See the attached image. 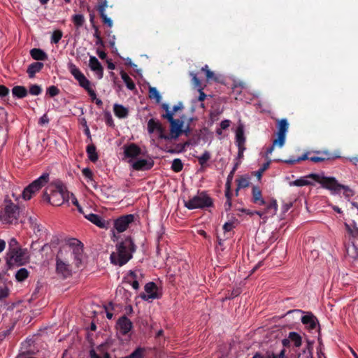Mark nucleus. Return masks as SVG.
<instances>
[{
	"instance_id": "41",
	"label": "nucleus",
	"mask_w": 358,
	"mask_h": 358,
	"mask_svg": "<svg viewBox=\"0 0 358 358\" xmlns=\"http://www.w3.org/2000/svg\"><path fill=\"white\" fill-rule=\"evenodd\" d=\"M201 71L205 73L207 80L217 81V78L215 76V73L208 69V65L203 66Z\"/></svg>"
},
{
	"instance_id": "9",
	"label": "nucleus",
	"mask_w": 358,
	"mask_h": 358,
	"mask_svg": "<svg viewBox=\"0 0 358 358\" xmlns=\"http://www.w3.org/2000/svg\"><path fill=\"white\" fill-rule=\"evenodd\" d=\"M66 247L72 250L76 266H79L83 259V244L76 238H70L67 241Z\"/></svg>"
},
{
	"instance_id": "8",
	"label": "nucleus",
	"mask_w": 358,
	"mask_h": 358,
	"mask_svg": "<svg viewBox=\"0 0 358 358\" xmlns=\"http://www.w3.org/2000/svg\"><path fill=\"white\" fill-rule=\"evenodd\" d=\"M69 199V192L66 187L61 182L55 183V189H52L51 204L59 206L64 202H68Z\"/></svg>"
},
{
	"instance_id": "24",
	"label": "nucleus",
	"mask_w": 358,
	"mask_h": 358,
	"mask_svg": "<svg viewBox=\"0 0 358 358\" xmlns=\"http://www.w3.org/2000/svg\"><path fill=\"white\" fill-rule=\"evenodd\" d=\"M31 57L37 61H44L48 59L47 54L40 48H33L30 50Z\"/></svg>"
},
{
	"instance_id": "7",
	"label": "nucleus",
	"mask_w": 358,
	"mask_h": 358,
	"mask_svg": "<svg viewBox=\"0 0 358 358\" xmlns=\"http://www.w3.org/2000/svg\"><path fill=\"white\" fill-rule=\"evenodd\" d=\"M49 180V173H44L38 178L34 180L22 192V196L24 200H29L33 195L45 185Z\"/></svg>"
},
{
	"instance_id": "4",
	"label": "nucleus",
	"mask_w": 358,
	"mask_h": 358,
	"mask_svg": "<svg viewBox=\"0 0 358 358\" xmlns=\"http://www.w3.org/2000/svg\"><path fill=\"white\" fill-rule=\"evenodd\" d=\"M213 205V199L204 191L198 192L196 195L194 196L188 201H184V206L189 210L196 208L203 209L211 207Z\"/></svg>"
},
{
	"instance_id": "61",
	"label": "nucleus",
	"mask_w": 358,
	"mask_h": 358,
	"mask_svg": "<svg viewBox=\"0 0 358 358\" xmlns=\"http://www.w3.org/2000/svg\"><path fill=\"white\" fill-rule=\"evenodd\" d=\"M43 199L44 201H48V203H50L51 204V201H52V189H50V194H48L47 190L43 192Z\"/></svg>"
},
{
	"instance_id": "44",
	"label": "nucleus",
	"mask_w": 358,
	"mask_h": 358,
	"mask_svg": "<svg viewBox=\"0 0 358 358\" xmlns=\"http://www.w3.org/2000/svg\"><path fill=\"white\" fill-rule=\"evenodd\" d=\"M183 169V164L182 161L180 159H173L171 165V169L176 172L178 173L181 171Z\"/></svg>"
},
{
	"instance_id": "6",
	"label": "nucleus",
	"mask_w": 358,
	"mask_h": 358,
	"mask_svg": "<svg viewBox=\"0 0 358 358\" xmlns=\"http://www.w3.org/2000/svg\"><path fill=\"white\" fill-rule=\"evenodd\" d=\"M19 207L10 200H4V207L0 212V220L3 223L12 224L19 217Z\"/></svg>"
},
{
	"instance_id": "12",
	"label": "nucleus",
	"mask_w": 358,
	"mask_h": 358,
	"mask_svg": "<svg viewBox=\"0 0 358 358\" xmlns=\"http://www.w3.org/2000/svg\"><path fill=\"white\" fill-rule=\"evenodd\" d=\"M145 293L141 294V298L145 301L155 299L159 298L157 293V286L153 282H150L145 285Z\"/></svg>"
},
{
	"instance_id": "3",
	"label": "nucleus",
	"mask_w": 358,
	"mask_h": 358,
	"mask_svg": "<svg viewBox=\"0 0 358 358\" xmlns=\"http://www.w3.org/2000/svg\"><path fill=\"white\" fill-rule=\"evenodd\" d=\"M29 261V255L27 248H16L8 251L6 254V266L7 269H10L13 266H20L26 264Z\"/></svg>"
},
{
	"instance_id": "10",
	"label": "nucleus",
	"mask_w": 358,
	"mask_h": 358,
	"mask_svg": "<svg viewBox=\"0 0 358 358\" xmlns=\"http://www.w3.org/2000/svg\"><path fill=\"white\" fill-rule=\"evenodd\" d=\"M62 250L60 249L56 257V271L58 274H61L64 278H67L71 275V266L69 262L62 259Z\"/></svg>"
},
{
	"instance_id": "16",
	"label": "nucleus",
	"mask_w": 358,
	"mask_h": 358,
	"mask_svg": "<svg viewBox=\"0 0 358 358\" xmlns=\"http://www.w3.org/2000/svg\"><path fill=\"white\" fill-rule=\"evenodd\" d=\"M154 166V161L152 159H138L132 164V168L136 171H148Z\"/></svg>"
},
{
	"instance_id": "28",
	"label": "nucleus",
	"mask_w": 358,
	"mask_h": 358,
	"mask_svg": "<svg viewBox=\"0 0 358 358\" xmlns=\"http://www.w3.org/2000/svg\"><path fill=\"white\" fill-rule=\"evenodd\" d=\"M86 152L88 156L89 159L92 162H96L99 156L96 152V146L94 144H90L87 146Z\"/></svg>"
},
{
	"instance_id": "53",
	"label": "nucleus",
	"mask_w": 358,
	"mask_h": 358,
	"mask_svg": "<svg viewBox=\"0 0 358 358\" xmlns=\"http://www.w3.org/2000/svg\"><path fill=\"white\" fill-rule=\"evenodd\" d=\"M19 243L15 238H12L8 242V250L10 251L13 249L20 248Z\"/></svg>"
},
{
	"instance_id": "37",
	"label": "nucleus",
	"mask_w": 358,
	"mask_h": 358,
	"mask_svg": "<svg viewBox=\"0 0 358 358\" xmlns=\"http://www.w3.org/2000/svg\"><path fill=\"white\" fill-rule=\"evenodd\" d=\"M235 227L234 222H227L224 223L222 227L224 230L225 238H229L231 236V231Z\"/></svg>"
},
{
	"instance_id": "18",
	"label": "nucleus",
	"mask_w": 358,
	"mask_h": 358,
	"mask_svg": "<svg viewBox=\"0 0 358 358\" xmlns=\"http://www.w3.org/2000/svg\"><path fill=\"white\" fill-rule=\"evenodd\" d=\"M124 154L127 158H136L141 154V149L138 145L132 143L124 147Z\"/></svg>"
},
{
	"instance_id": "57",
	"label": "nucleus",
	"mask_w": 358,
	"mask_h": 358,
	"mask_svg": "<svg viewBox=\"0 0 358 358\" xmlns=\"http://www.w3.org/2000/svg\"><path fill=\"white\" fill-rule=\"evenodd\" d=\"M9 289L8 287H0V300H3L8 296L9 295Z\"/></svg>"
},
{
	"instance_id": "55",
	"label": "nucleus",
	"mask_w": 358,
	"mask_h": 358,
	"mask_svg": "<svg viewBox=\"0 0 358 358\" xmlns=\"http://www.w3.org/2000/svg\"><path fill=\"white\" fill-rule=\"evenodd\" d=\"M82 173L85 178L93 182V173L89 168L83 169Z\"/></svg>"
},
{
	"instance_id": "51",
	"label": "nucleus",
	"mask_w": 358,
	"mask_h": 358,
	"mask_svg": "<svg viewBox=\"0 0 358 358\" xmlns=\"http://www.w3.org/2000/svg\"><path fill=\"white\" fill-rule=\"evenodd\" d=\"M270 166V162L264 163L262 166L255 173L258 179H261L262 173L268 169Z\"/></svg>"
},
{
	"instance_id": "40",
	"label": "nucleus",
	"mask_w": 358,
	"mask_h": 358,
	"mask_svg": "<svg viewBox=\"0 0 358 358\" xmlns=\"http://www.w3.org/2000/svg\"><path fill=\"white\" fill-rule=\"evenodd\" d=\"M77 81L79 83L80 86L84 88L86 91L92 88L90 81L85 77L84 74L80 78H79Z\"/></svg>"
},
{
	"instance_id": "42",
	"label": "nucleus",
	"mask_w": 358,
	"mask_h": 358,
	"mask_svg": "<svg viewBox=\"0 0 358 358\" xmlns=\"http://www.w3.org/2000/svg\"><path fill=\"white\" fill-rule=\"evenodd\" d=\"M285 350L282 349L279 354L275 355L272 354L271 355H269L268 357H265L262 354L257 352L254 355L252 358H285Z\"/></svg>"
},
{
	"instance_id": "15",
	"label": "nucleus",
	"mask_w": 358,
	"mask_h": 358,
	"mask_svg": "<svg viewBox=\"0 0 358 358\" xmlns=\"http://www.w3.org/2000/svg\"><path fill=\"white\" fill-rule=\"evenodd\" d=\"M171 138H177L182 133L183 121L178 119H173L170 121Z\"/></svg>"
},
{
	"instance_id": "43",
	"label": "nucleus",
	"mask_w": 358,
	"mask_h": 358,
	"mask_svg": "<svg viewBox=\"0 0 358 358\" xmlns=\"http://www.w3.org/2000/svg\"><path fill=\"white\" fill-rule=\"evenodd\" d=\"M199 164L205 166L207 162L210 159V154L208 151H205L201 156L197 157Z\"/></svg>"
},
{
	"instance_id": "22",
	"label": "nucleus",
	"mask_w": 358,
	"mask_h": 358,
	"mask_svg": "<svg viewBox=\"0 0 358 358\" xmlns=\"http://www.w3.org/2000/svg\"><path fill=\"white\" fill-rule=\"evenodd\" d=\"M84 214L85 218L100 228L106 227V222L99 215L94 213Z\"/></svg>"
},
{
	"instance_id": "14",
	"label": "nucleus",
	"mask_w": 358,
	"mask_h": 358,
	"mask_svg": "<svg viewBox=\"0 0 358 358\" xmlns=\"http://www.w3.org/2000/svg\"><path fill=\"white\" fill-rule=\"evenodd\" d=\"M116 328L122 335H127L133 328V323L125 315L121 316L117 321Z\"/></svg>"
},
{
	"instance_id": "29",
	"label": "nucleus",
	"mask_w": 358,
	"mask_h": 358,
	"mask_svg": "<svg viewBox=\"0 0 358 358\" xmlns=\"http://www.w3.org/2000/svg\"><path fill=\"white\" fill-rule=\"evenodd\" d=\"M309 175H308L306 177L300 178L299 179H296L294 181H292L289 182L290 186H297V187H303V186H308V185H313V182L308 180V178H310L308 177ZM313 179L312 178H310Z\"/></svg>"
},
{
	"instance_id": "25",
	"label": "nucleus",
	"mask_w": 358,
	"mask_h": 358,
	"mask_svg": "<svg viewBox=\"0 0 358 358\" xmlns=\"http://www.w3.org/2000/svg\"><path fill=\"white\" fill-rule=\"evenodd\" d=\"M12 94L13 96L17 99H23L27 96L28 91L24 86L16 85L12 89Z\"/></svg>"
},
{
	"instance_id": "58",
	"label": "nucleus",
	"mask_w": 358,
	"mask_h": 358,
	"mask_svg": "<svg viewBox=\"0 0 358 358\" xmlns=\"http://www.w3.org/2000/svg\"><path fill=\"white\" fill-rule=\"evenodd\" d=\"M106 123L107 125L112 127L114 125L113 120L112 116L109 112H106L105 113Z\"/></svg>"
},
{
	"instance_id": "54",
	"label": "nucleus",
	"mask_w": 358,
	"mask_h": 358,
	"mask_svg": "<svg viewBox=\"0 0 358 358\" xmlns=\"http://www.w3.org/2000/svg\"><path fill=\"white\" fill-rule=\"evenodd\" d=\"M90 358H110V355L108 352H105L103 354V356L101 357L99 355H98L94 350H91L90 351Z\"/></svg>"
},
{
	"instance_id": "59",
	"label": "nucleus",
	"mask_w": 358,
	"mask_h": 358,
	"mask_svg": "<svg viewBox=\"0 0 358 358\" xmlns=\"http://www.w3.org/2000/svg\"><path fill=\"white\" fill-rule=\"evenodd\" d=\"M173 115H174V113L173 112V110H169L166 111L165 114H163L162 115V117L164 119H166L169 122H170L174 119Z\"/></svg>"
},
{
	"instance_id": "48",
	"label": "nucleus",
	"mask_w": 358,
	"mask_h": 358,
	"mask_svg": "<svg viewBox=\"0 0 358 358\" xmlns=\"http://www.w3.org/2000/svg\"><path fill=\"white\" fill-rule=\"evenodd\" d=\"M29 92L31 95L37 96V95H39L40 94H41L42 88L41 86H39L36 84L31 85L29 87Z\"/></svg>"
},
{
	"instance_id": "5",
	"label": "nucleus",
	"mask_w": 358,
	"mask_h": 358,
	"mask_svg": "<svg viewBox=\"0 0 358 358\" xmlns=\"http://www.w3.org/2000/svg\"><path fill=\"white\" fill-rule=\"evenodd\" d=\"M277 138H275L272 145L267 148L266 154L269 155L273 152L275 147L281 148L285 143L286 134L289 129V123L286 119H281L277 123Z\"/></svg>"
},
{
	"instance_id": "34",
	"label": "nucleus",
	"mask_w": 358,
	"mask_h": 358,
	"mask_svg": "<svg viewBox=\"0 0 358 358\" xmlns=\"http://www.w3.org/2000/svg\"><path fill=\"white\" fill-rule=\"evenodd\" d=\"M29 272L25 268H20L15 273V278L17 282H22L29 276Z\"/></svg>"
},
{
	"instance_id": "19",
	"label": "nucleus",
	"mask_w": 358,
	"mask_h": 358,
	"mask_svg": "<svg viewBox=\"0 0 358 358\" xmlns=\"http://www.w3.org/2000/svg\"><path fill=\"white\" fill-rule=\"evenodd\" d=\"M89 66L92 71L96 73L99 79L103 78V68L96 57L91 56L90 57Z\"/></svg>"
},
{
	"instance_id": "2",
	"label": "nucleus",
	"mask_w": 358,
	"mask_h": 358,
	"mask_svg": "<svg viewBox=\"0 0 358 358\" xmlns=\"http://www.w3.org/2000/svg\"><path fill=\"white\" fill-rule=\"evenodd\" d=\"M315 181L321 184L322 187L329 189L334 193H339L343 190V194L346 198H350L354 195V192L348 186L341 185L334 177L321 176L317 173H310L308 176Z\"/></svg>"
},
{
	"instance_id": "64",
	"label": "nucleus",
	"mask_w": 358,
	"mask_h": 358,
	"mask_svg": "<svg viewBox=\"0 0 358 358\" xmlns=\"http://www.w3.org/2000/svg\"><path fill=\"white\" fill-rule=\"evenodd\" d=\"M87 92L92 101H95L96 99V92L92 88H90Z\"/></svg>"
},
{
	"instance_id": "11",
	"label": "nucleus",
	"mask_w": 358,
	"mask_h": 358,
	"mask_svg": "<svg viewBox=\"0 0 358 358\" xmlns=\"http://www.w3.org/2000/svg\"><path fill=\"white\" fill-rule=\"evenodd\" d=\"M134 221V215L128 214L120 216L114 221V228L117 233H122L127 230L129 224Z\"/></svg>"
},
{
	"instance_id": "47",
	"label": "nucleus",
	"mask_w": 358,
	"mask_h": 358,
	"mask_svg": "<svg viewBox=\"0 0 358 358\" xmlns=\"http://www.w3.org/2000/svg\"><path fill=\"white\" fill-rule=\"evenodd\" d=\"M313 343L310 341H307V346L303 350V353L305 355L306 358H313Z\"/></svg>"
},
{
	"instance_id": "45",
	"label": "nucleus",
	"mask_w": 358,
	"mask_h": 358,
	"mask_svg": "<svg viewBox=\"0 0 358 358\" xmlns=\"http://www.w3.org/2000/svg\"><path fill=\"white\" fill-rule=\"evenodd\" d=\"M237 189L236 193L238 192V190L241 188H245L249 186L250 181L248 178L245 177H241L239 179H237Z\"/></svg>"
},
{
	"instance_id": "60",
	"label": "nucleus",
	"mask_w": 358,
	"mask_h": 358,
	"mask_svg": "<svg viewBox=\"0 0 358 358\" xmlns=\"http://www.w3.org/2000/svg\"><path fill=\"white\" fill-rule=\"evenodd\" d=\"M8 94L9 89L4 85H0V96L3 97L7 96Z\"/></svg>"
},
{
	"instance_id": "17",
	"label": "nucleus",
	"mask_w": 358,
	"mask_h": 358,
	"mask_svg": "<svg viewBox=\"0 0 358 358\" xmlns=\"http://www.w3.org/2000/svg\"><path fill=\"white\" fill-rule=\"evenodd\" d=\"M301 320L309 331L315 329L317 326L319 325L317 317L311 313H308L307 315L301 316Z\"/></svg>"
},
{
	"instance_id": "21",
	"label": "nucleus",
	"mask_w": 358,
	"mask_h": 358,
	"mask_svg": "<svg viewBox=\"0 0 358 358\" xmlns=\"http://www.w3.org/2000/svg\"><path fill=\"white\" fill-rule=\"evenodd\" d=\"M252 201L257 205H266V201L262 197L261 189L257 187L253 186L252 189Z\"/></svg>"
},
{
	"instance_id": "23",
	"label": "nucleus",
	"mask_w": 358,
	"mask_h": 358,
	"mask_svg": "<svg viewBox=\"0 0 358 358\" xmlns=\"http://www.w3.org/2000/svg\"><path fill=\"white\" fill-rule=\"evenodd\" d=\"M44 64L42 62H36L31 63L27 68V73L30 78H33L36 73H38L43 68Z\"/></svg>"
},
{
	"instance_id": "46",
	"label": "nucleus",
	"mask_w": 358,
	"mask_h": 358,
	"mask_svg": "<svg viewBox=\"0 0 358 358\" xmlns=\"http://www.w3.org/2000/svg\"><path fill=\"white\" fill-rule=\"evenodd\" d=\"M63 33L61 30L57 29L53 31L51 37V43L57 44L61 40Z\"/></svg>"
},
{
	"instance_id": "56",
	"label": "nucleus",
	"mask_w": 358,
	"mask_h": 358,
	"mask_svg": "<svg viewBox=\"0 0 358 358\" xmlns=\"http://www.w3.org/2000/svg\"><path fill=\"white\" fill-rule=\"evenodd\" d=\"M345 227L349 234H350V235H352L353 237L358 236V229L357 227H354L352 229L348 224H345Z\"/></svg>"
},
{
	"instance_id": "38",
	"label": "nucleus",
	"mask_w": 358,
	"mask_h": 358,
	"mask_svg": "<svg viewBox=\"0 0 358 358\" xmlns=\"http://www.w3.org/2000/svg\"><path fill=\"white\" fill-rule=\"evenodd\" d=\"M149 97L151 99H155L157 103L162 100V96L157 90L154 87H149Z\"/></svg>"
},
{
	"instance_id": "36",
	"label": "nucleus",
	"mask_w": 358,
	"mask_h": 358,
	"mask_svg": "<svg viewBox=\"0 0 358 358\" xmlns=\"http://www.w3.org/2000/svg\"><path fill=\"white\" fill-rule=\"evenodd\" d=\"M69 70L76 80L83 75L80 69L73 63L69 64Z\"/></svg>"
},
{
	"instance_id": "31",
	"label": "nucleus",
	"mask_w": 358,
	"mask_h": 358,
	"mask_svg": "<svg viewBox=\"0 0 358 358\" xmlns=\"http://www.w3.org/2000/svg\"><path fill=\"white\" fill-rule=\"evenodd\" d=\"M314 153H315V154H317L318 155H320L321 157L324 158V161L334 159H337V158L340 157V156L338 155L333 154V153H331V152H329L327 150L315 151Z\"/></svg>"
},
{
	"instance_id": "52",
	"label": "nucleus",
	"mask_w": 358,
	"mask_h": 358,
	"mask_svg": "<svg viewBox=\"0 0 358 358\" xmlns=\"http://www.w3.org/2000/svg\"><path fill=\"white\" fill-rule=\"evenodd\" d=\"M190 76H192V82L194 86L198 89H200L201 87V83L200 80L197 78L196 75L193 72L190 73Z\"/></svg>"
},
{
	"instance_id": "32",
	"label": "nucleus",
	"mask_w": 358,
	"mask_h": 358,
	"mask_svg": "<svg viewBox=\"0 0 358 358\" xmlns=\"http://www.w3.org/2000/svg\"><path fill=\"white\" fill-rule=\"evenodd\" d=\"M288 336L290 341L294 343V345L296 348H299L301 345L302 338L298 333L292 331L289 333Z\"/></svg>"
},
{
	"instance_id": "63",
	"label": "nucleus",
	"mask_w": 358,
	"mask_h": 358,
	"mask_svg": "<svg viewBox=\"0 0 358 358\" xmlns=\"http://www.w3.org/2000/svg\"><path fill=\"white\" fill-rule=\"evenodd\" d=\"M198 91L199 92L198 100L199 101H203L206 97V94L203 92L202 87H200V89H198Z\"/></svg>"
},
{
	"instance_id": "33",
	"label": "nucleus",
	"mask_w": 358,
	"mask_h": 358,
	"mask_svg": "<svg viewBox=\"0 0 358 358\" xmlns=\"http://www.w3.org/2000/svg\"><path fill=\"white\" fill-rule=\"evenodd\" d=\"M120 75L127 87L130 90H134L136 87L135 84L133 82L132 79L128 76V74L124 71H121Z\"/></svg>"
},
{
	"instance_id": "30",
	"label": "nucleus",
	"mask_w": 358,
	"mask_h": 358,
	"mask_svg": "<svg viewBox=\"0 0 358 358\" xmlns=\"http://www.w3.org/2000/svg\"><path fill=\"white\" fill-rule=\"evenodd\" d=\"M310 154V152L308 151V152H306L302 156H301L296 159L292 158V159L283 160L282 162L284 163L292 165L296 163H299L301 161L310 160V157H311V156H309Z\"/></svg>"
},
{
	"instance_id": "13",
	"label": "nucleus",
	"mask_w": 358,
	"mask_h": 358,
	"mask_svg": "<svg viewBox=\"0 0 358 358\" xmlns=\"http://www.w3.org/2000/svg\"><path fill=\"white\" fill-rule=\"evenodd\" d=\"M155 131L159 132V137L162 139L169 140L170 139L169 136L164 134V129L162 124L159 121H156L155 119H150L148 122V131L150 134H152Z\"/></svg>"
},
{
	"instance_id": "62",
	"label": "nucleus",
	"mask_w": 358,
	"mask_h": 358,
	"mask_svg": "<svg viewBox=\"0 0 358 358\" xmlns=\"http://www.w3.org/2000/svg\"><path fill=\"white\" fill-rule=\"evenodd\" d=\"M310 161L314 163H320L324 162V158L317 155V156H311L310 157Z\"/></svg>"
},
{
	"instance_id": "35",
	"label": "nucleus",
	"mask_w": 358,
	"mask_h": 358,
	"mask_svg": "<svg viewBox=\"0 0 358 358\" xmlns=\"http://www.w3.org/2000/svg\"><path fill=\"white\" fill-rule=\"evenodd\" d=\"M72 21L76 27V29H79L84 24L85 20L84 15L82 14H76L72 17Z\"/></svg>"
},
{
	"instance_id": "50",
	"label": "nucleus",
	"mask_w": 358,
	"mask_h": 358,
	"mask_svg": "<svg viewBox=\"0 0 358 358\" xmlns=\"http://www.w3.org/2000/svg\"><path fill=\"white\" fill-rule=\"evenodd\" d=\"M59 94V90L57 86L51 85L47 89V94L53 97Z\"/></svg>"
},
{
	"instance_id": "26",
	"label": "nucleus",
	"mask_w": 358,
	"mask_h": 358,
	"mask_svg": "<svg viewBox=\"0 0 358 358\" xmlns=\"http://www.w3.org/2000/svg\"><path fill=\"white\" fill-rule=\"evenodd\" d=\"M245 137L243 127H238L236 132V143L237 147H245Z\"/></svg>"
},
{
	"instance_id": "39",
	"label": "nucleus",
	"mask_w": 358,
	"mask_h": 358,
	"mask_svg": "<svg viewBox=\"0 0 358 358\" xmlns=\"http://www.w3.org/2000/svg\"><path fill=\"white\" fill-rule=\"evenodd\" d=\"M264 210L266 213H271L275 215L278 210V204L276 200H271V201L266 205Z\"/></svg>"
},
{
	"instance_id": "1",
	"label": "nucleus",
	"mask_w": 358,
	"mask_h": 358,
	"mask_svg": "<svg viewBox=\"0 0 358 358\" xmlns=\"http://www.w3.org/2000/svg\"><path fill=\"white\" fill-rule=\"evenodd\" d=\"M136 245L130 236L118 242L116 245L117 252H112L110 259L112 264L122 266L127 264L136 251Z\"/></svg>"
},
{
	"instance_id": "27",
	"label": "nucleus",
	"mask_w": 358,
	"mask_h": 358,
	"mask_svg": "<svg viewBox=\"0 0 358 358\" xmlns=\"http://www.w3.org/2000/svg\"><path fill=\"white\" fill-rule=\"evenodd\" d=\"M115 115L119 118H125L129 114L128 109L122 105L115 103L113 107Z\"/></svg>"
},
{
	"instance_id": "20",
	"label": "nucleus",
	"mask_w": 358,
	"mask_h": 358,
	"mask_svg": "<svg viewBox=\"0 0 358 358\" xmlns=\"http://www.w3.org/2000/svg\"><path fill=\"white\" fill-rule=\"evenodd\" d=\"M108 7V2L105 1L100 5L99 6H96V10L99 13L100 17L102 20V22L104 24L107 25L108 27H112L113 25V20L108 17L106 14V9Z\"/></svg>"
},
{
	"instance_id": "49",
	"label": "nucleus",
	"mask_w": 358,
	"mask_h": 358,
	"mask_svg": "<svg viewBox=\"0 0 358 358\" xmlns=\"http://www.w3.org/2000/svg\"><path fill=\"white\" fill-rule=\"evenodd\" d=\"M189 143L188 142H185L183 144L179 143V144L177 145L176 148H174V149H169L168 150V152H170V153L181 152L184 151L185 147L189 145Z\"/></svg>"
}]
</instances>
